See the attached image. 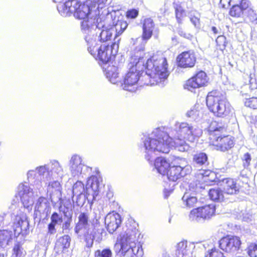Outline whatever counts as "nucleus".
Returning a JSON list of instances; mask_svg holds the SVG:
<instances>
[{
	"label": "nucleus",
	"instance_id": "obj_1",
	"mask_svg": "<svg viewBox=\"0 0 257 257\" xmlns=\"http://www.w3.org/2000/svg\"><path fill=\"white\" fill-rule=\"evenodd\" d=\"M202 134V130L197 125L187 122H177L170 132L171 137L160 128L145 137L142 139L141 149L145 153V159L153 164L157 153H168L171 147L180 152L187 151L189 146L186 141L194 142Z\"/></svg>",
	"mask_w": 257,
	"mask_h": 257
},
{
	"label": "nucleus",
	"instance_id": "obj_2",
	"mask_svg": "<svg viewBox=\"0 0 257 257\" xmlns=\"http://www.w3.org/2000/svg\"><path fill=\"white\" fill-rule=\"evenodd\" d=\"M128 67V71L124 76L121 87L125 90L135 92L143 85L141 77L145 68L144 62L137 57H132ZM145 68L146 78L150 79V81L145 82L144 84H163L169 75L167 60L161 54L154 55L148 59Z\"/></svg>",
	"mask_w": 257,
	"mask_h": 257
},
{
	"label": "nucleus",
	"instance_id": "obj_3",
	"mask_svg": "<svg viewBox=\"0 0 257 257\" xmlns=\"http://www.w3.org/2000/svg\"><path fill=\"white\" fill-rule=\"evenodd\" d=\"M93 3L90 1H87L84 3H81L78 1L65 2L63 4H59L57 9L59 14L67 17L73 14L76 19L82 20L81 29L83 33L88 34L91 24L96 22V18H90L92 11Z\"/></svg>",
	"mask_w": 257,
	"mask_h": 257
},
{
	"label": "nucleus",
	"instance_id": "obj_4",
	"mask_svg": "<svg viewBox=\"0 0 257 257\" xmlns=\"http://www.w3.org/2000/svg\"><path fill=\"white\" fill-rule=\"evenodd\" d=\"M78 221L75 227V231L79 233L84 230V236L86 246L92 247L93 241L95 240L99 242L102 239V230L99 227V218L96 215L90 219L86 213H81L78 216Z\"/></svg>",
	"mask_w": 257,
	"mask_h": 257
},
{
	"label": "nucleus",
	"instance_id": "obj_5",
	"mask_svg": "<svg viewBox=\"0 0 257 257\" xmlns=\"http://www.w3.org/2000/svg\"><path fill=\"white\" fill-rule=\"evenodd\" d=\"M100 177L95 176H91L87 180L86 189L84 184L81 181H77L73 186L72 200H76L78 206L82 205L86 199L88 201H93L98 194Z\"/></svg>",
	"mask_w": 257,
	"mask_h": 257
},
{
	"label": "nucleus",
	"instance_id": "obj_6",
	"mask_svg": "<svg viewBox=\"0 0 257 257\" xmlns=\"http://www.w3.org/2000/svg\"><path fill=\"white\" fill-rule=\"evenodd\" d=\"M127 27V23L123 20H118L113 26H105L104 22L99 18L96 19V22L91 24L89 29V33L85 36L89 35L91 38L96 40L97 34L101 42H106L110 40L113 33L115 32L114 40L119 35H121Z\"/></svg>",
	"mask_w": 257,
	"mask_h": 257
},
{
	"label": "nucleus",
	"instance_id": "obj_7",
	"mask_svg": "<svg viewBox=\"0 0 257 257\" xmlns=\"http://www.w3.org/2000/svg\"><path fill=\"white\" fill-rule=\"evenodd\" d=\"M140 235L135 227L128 228L123 234L117 238L116 245L120 246L123 257H142L143 254L142 246L137 244V236Z\"/></svg>",
	"mask_w": 257,
	"mask_h": 257
},
{
	"label": "nucleus",
	"instance_id": "obj_8",
	"mask_svg": "<svg viewBox=\"0 0 257 257\" xmlns=\"http://www.w3.org/2000/svg\"><path fill=\"white\" fill-rule=\"evenodd\" d=\"M85 40L87 43L88 52L104 64L108 63L118 52V44L116 41L110 46L104 44L98 46L95 40H93L89 35L85 36Z\"/></svg>",
	"mask_w": 257,
	"mask_h": 257
},
{
	"label": "nucleus",
	"instance_id": "obj_9",
	"mask_svg": "<svg viewBox=\"0 0 257 257\" xmlns=\"http://www.w3.org/2000/svg\"><path fill=\"white\" fill-rule=\"evenodd\" d=\"M206 104L209 110L218 117L228 115L231 109L225 95L216 91L208 93L206 97Z\"/></svg>",
	"mask_w": 257,
	"mask_h": 257
},
{
	"label": "nucleus",
	"instance_id": "obj_10",
	"mask_svg": "<svg viewBox=\"0 0 257 257\" xmlns=\"http://www.w3.org/2000/svg\"><path fill=\"white\" fill-rule=\"evenodd\" d=\"M216 122H212L208 128L210 133V144L214 146L217 150L225 152L233 146L234 142L230 136L217 137L216 133L220 132L222 128L220 126L216 127Z\"/></svg>",
	"mask_w": 257,
	"mask_h": 257
},
{
	"label": "nucleus",
	"instance_id": "obj_11",
	"mask_svg": "<svg viewBox=\"0 0 257 257\" xmlns=\"http://www.w3.org/2000/svg\"><path fill=\"white\" fill-rule=\"evenodd\" d=\"M193 166L196 168L195 176L199 181L207 182L212 181L215 175L214 173L208 169H203V167L208 165V158L206 154L200 153L195 154L193 158Z\"/></svg>",
	"mask_w": 257,
	"mask_h": 257
},
{
	"label": "nucleus",
	"instance_id": "obj_12",
	"mask_svg": "<svg viewBox=\"0 0 257 257\" xmlns=\"http://www.w3.org/2000/svg\"><path fill=\"white\" fill-rule=\"evenodd\" d=\"M29 183L37 189L41 188L42 181H50L52 180L49 163L40 166L35 170H29L27 173Z\"/></svg>",
	"mask_w": 257,
	"mask_h": 257
},
{
	"label": "nucleus",
	"instance_id": "obj_13",
	"mask_svg": "<svg viewBox=\"0 0 257 257\" xmlns=\"http://www.w3.org/2000/svg\"><path fill=\"white\" fill-rule=\"evenodd\" d=\"M203 247L201 242H191L183 240L176 246V257H199L200 248Z\"/></svg>",
	"mask_w": 257,
	"mask_h": 257
},
{
	"label": "nucleus",
	"instance_id": "obj_14",
	"mask_svg": "<svg viewBox=\"0 0 257 257\" xmlns=\"http://www.w3.org/2000/svg\"><path fill=\"white\" fill-rule=\"evenodd\" d=\"M69 165L72 176L78 179L86 177L91 172L92 168L84 165L82 157L77 154L72 156Z\"/></svg>",
	"mask_w": 257,
	"mask_h": 257
},
{
	"label": "nucleus",
	"instance_id": "obj_15",
	"mask_svg": "<svg viewBox=\"0 0 257 257\" xmlns=\"http://www.w3.org/2000/svg\"><path fill=\"white\" fill-rule=\"evenodd\" d=\"M215 211V206L213 204L198 207L191 211L189 218L196 221L208 219L214 215Z\"/></svg>",
	"mask_w": 257,
	"mask_h": 257
},
{
	"label": "nucleus",
	"instance_id": "obj_16",
	"mask_svg": "<svg viewBox=\"0 0 257 257\" xmlns=\"http://www.w3.org/2000/svg\"><path fill=\"white\" fill-rule=\"evenodd\" d=\"M18 194L24 207L28 210L32 209L34 196L33 189L27 183L20 184L18 187Z\"/></svg>",
	"mask_w": 257,
	"mask_h": 257
},
{
	"label": "nucleus",
	"instance_id": "obj_17",
	"mask_svg": "<svg viewBox=\"0 0 257 257\" xmlns=\"http://www.w3.org/2000/svg\"><path fill=\"white\" fill-rule=\"evenodd\" d=\"M241 244L239 237L236 236H228L219 241V246L223 250L229 253H234L239 249Z\"/></svg>",
	"mask_w": 257,
	"mask_h": 257
},
{
	"label": "nucleus",
	"instance_id": "obj_18",
	"mask_svg": "<svg viewBox=\"0 0 257 257\" xmlns=\"http://www.w3.org/2000/svg\"><path fill=\"white\" fill-rule=\"evenodd\" d=\"M207 81L206 74L204 71H201L187 81L185 87L192 91L193 89L204 86Z\"/></svg>",
	"mask_w": 257,
	"mask_h": 257
},
{
	"label": "nucleus",
	"instance_id": "obj_19",
	"mask_svg": "<svg viewBox=\"0 0 257 257\" xmlns=\"http://www.w3.org/2000/svg\"><path fill=\"white\" fill-rule=\"evenodd\" d=\"M47 195L49 196L52 202L56 204L62 198V187L58 180L49 181L47 188Z\"/></svg>",
	"mask_w": 257,
	"mask_h": 257
},
{
	"label": "nucleus",
	"instance_id": "obj_20",
	"mask_svg": "<svg viewBox=\"0 0 257 257\" xmlns=\"http://www.w3.org/2000/svg\"><path fill=\"white\" fill-rule=\"evenodd\" d=\"M51 207L50 203L45 197H40L35 207V214L40 219H44L50 213Z\"/></svg>",
	"mask_w": 257,
	"mask_h": 257
},
{
	"label": "nucleus",
	"instance_id": "obj_21",
	"mask_svg": "<svg viewBox=\"0 0 257 257\" xmlns=\"http://www.w3.org/2000/svg\"><path fill=\"white\" fill-rule=\"evenodd\" d=\"M178 65L181 67H192L196 62V57L194 52H184L178 56Z\"/></svg>",
	"mask_w": 257,
	"mask_h": 257
},
{
	"label": "nucleus",
	"instance_id": "obj_22",
	"mask_svg": "<svg viewBox=\"0 0 257 257\" xmlns=\"http://www.w3.org/2000/svg\"><path fill=\"white\" fill-rule=\"evenodd\" d=\"M121 222V217L118 213H109L105 217V223L110 233H113L119 227Z\"/></svg>",
	"mask_w": 257,
	"mask_h": 257
},
{
	"label": "nucleus",
	"instance_id": "obj_23",
	"mask_svg": "<svg viewBox=\"0 0 257 257\" xmlns=\"http://www.w3.org/2000/svg\"><path fill=\"white\" fill-rule=\"evenodd\" d=\"M71 237L68 235H64L57 239L55 243L54 252L58 255L68 252L70 247Z\"/></svg>",
	"mask_w": 257,
	"mask_h": 257
},
{
	"label": "nucleus",
	"instance_id": "obj_24",
	"mask_svg": "<svg viewBox=\"0 0 257 257\" xmlns=\"http://www.w3.org/2000/svg\"><path fill=\"white\" fill-rule=\"evenodd\" d=\"M14 224V231L15 235H19L23 231H26L29 229V223L26 215L24 213L16 216Z\"/></svg>",
	"mask_w": 257,
	"mask_h": 257
},
{
	"label": "nucleus",
	"instance_id": "obj_25",
	"mask_svg": "<svg viewBox=\"0 0 257 257\" xmlns=\"http://www.w3.org/2000/svg\"><path fill=\"white\" fill-rule=\"evenodd\" d=\"M203 247L200 248V252L204 251V257H219L222 253L219 251L211 241L202 242Z\"/></svg>",
	"mask_w": 257,
	"mask_h": 257
},
{
	"label": "nucleus",
	"instance_id": "obj_26",
	"mask_svg": "<svg viewBox=\"0 0 257 257\" xmlns=\"http://www.w3.org/2000/svg\"><path fill=\"white\" fill-rule=\"evenodd\" d=\"M248 85H244L241 88V93L242 96L255 95L257 94V78L254 74H251L249 76Z\"/></svg>",
	"mask_w": 257,
	"mask_h": 257
},
{
	"label": "nucleus",
	"instance_id": "obj_27",
	"mask_svg": "<svg viewBox=\"0 0 257 257\" xmlns=\"http://www.w3.org/2000/svg\"><path fill=\"white\" fill-rule=\"evenodd\" d=\"M52 179H62L64 175V171L62 165L57 160H53L49 163Z\"/></svg>",
	"mask_w": 257,
	"mask_h": 257
},
{
	"label": "nucleus",
	"instance_id": "obj_28",
	"mask_svg": "<svg viewBox=\"0 0 257 257\" xmlns=\"http://www.w3.org/2000/svg\"><path fill=\"white\" fill-rule=\"evenodd\" d=\"M154 165L158 172L162 175L167 174L168 169H170L171 167L170 163L163 157L157 158L155 160Z\"/></svg>",
	"mask_w": 257,
	"mask_h": 257
},
{
	"label": "nucleus",
	"instance_id": "obj_29",
	"mask_svg": "<svg viewBox=\"0 0 257 257\" xmlns=\"http://www.w3.org/2000/svg\"><path fill=\"white\" fill-rule=\"evenodd\" d=\"M103 68L105 69V74L106 78L111 83L115 84L119 81L118 69L116 66L109 65L106 68L104 66Z\"/></svg>",
	"mask_w": 257,
	"mask_h": 257
},
{
	"label": "nucleus",
	"instance_id": "obj_30",
	"mask_svg": "<svg viewBox=\"0 0 257 257\" xmlns=\"http://www.w3.org/2000/svg\"><path fill=\"white\" fill-rule=\"evenodd\" d=\"M155 24L151 18H147L144 20L143 26V35L144 40H149L152 36Z\"/></svg>",
	"mask_w": 257,
	"mask_h": 257
},
{
	"label": "nucleus",
	"instance_id": "obj_31",
	"mask_svg": "<svg viewBox=\"0 0 257 257\" xmlns=\"http://www.w3.org/2000/svg\"><path fill=\"white\" fill-rule=\"evenodd\" d=\"M224 190L226 194H235L239 192L240 186L232 179H226L223 180Z\"/></svg>",
	"mask_w": 257,
	"mask_h": 257
},
{
	"label": "nucleus",
	"instance_id": "obj_32",
	"mask_svg": "<svg viewBox=\"0 0 257 257\" xmlns=\"http://www.w3.org/2000/svg\"><path fill=\"white\" fill-rule=\"evenodd\" d=\"M189 173L190 172L186 171L185 170H182L180 168L170 167L167 175L169 180L172 181H176L178 179L184 177Z\"/></svg>",
	"mask_w": 257,
	"mask_h": 257
},
{
	"label": "nucleus",
	"instance_id": "obj_33",
	"mask_svg": "<svg viewBox=\"0 0 257 257\" xmlns=\"http://www.w3.org/2000/svg\"><path fill=\"white\" fill-rule=\"evenodd\" d=\"M171 167L180 168L182 170H185L186 171L190 172V167L187 165V162L185 159L175 157L172 161Z\"/></svg>",
	"mask_w": 257,
	"mask_h": 257
},
{
	"label": "nucleus",
	"instance_id": "obj_34",
	"mask_svg": "<svg viewBox=\"0 0 257 257\" xmlns=\"http://www.w3.org/2000/svg\"><path fill=\"white\" fill-rule=\"evenodd\" d=\"M199 105L195 104L186 113V116L194 120H197L202 117V112L199 109Z\"/></svg>",
	"mask_w": 257,
	"mask_h": 257
},
{
	"label": "nucleus",
	"instance_id": "obj_35",
	"mask_svg": "<svg viewBox=\"0 0 257 257\" xmlns=\"http://www.w3.org/2000/svg\"><path fill=\"white\" fill-rule=\"evenodd\" d=\"M209 195L212 200L215 201H222L224 200V194L218 188L210 189Z\"/></svg>",
	"mask_w": 257,
	"mask_h": 257
},
{
	"label": "nucleus",
	"instance_id": "obj_36",
	"mask_svg": "<svg viewBox=\"0 0 257 257\" xmlns=\"http://www.w3.org/2000/svg\"><path fill=\"white\" fill-rule=\"evenodd\" d=\"M58 203L60 205V209L63 212L65 216H70V214H72L73 206L69 200L64 201L61 198Z\"/></svg>",
	"mask_w": 257,
	"mask_h": 257
},
{
	"label": "nucleus",
	"instance_id": "obj_37",
	"mask_svg": "<svg viewBox=\"0 0 257 257\" xmlns=\"http://www.w3.org/2000/svg\"><path fill=\"white\" fill-rule=\"evenodd\" d=\"M182 201L184 204L188 207L191 208L194 206L197 202V199L195 196H191L188 193H185L183 196Z\"/></svg>",
	"mask_w": 257,
	"mask_h": 257
},
{
	"label": "nucleus",
	"instance_id": "obj_38",
	"mask_svg": "<svg viewBox=\"0 0 257 257\" xmlns=\"http://www.w3.org/2000/svg\"><path fill=\"white\" fill-rule=\"evenodd\" d=\"M26 252L19 242L14 244L11 257H25Z\"/></svg>",
	"mask_w": 257,
	"mask_h": 257
},
{
	"label": "nucleus",
	"instance_id": "obj_39",
	"mask_svg": "<svg viewBox=\"0 0 257 257\" xmlns=\"http://www.w3.org/2000/svg\"><path fill=\"white\" fill-rule=\"evenodd\" d=\"M12 232L8 230H0V244L7 243L12 238Z\"/></svg>",
	"mask_w": 257,
	"mask_h": 257
},
{
	"label": "nucleus",
	"instance_id": "obj_40",
	"mask_svg": "<svg viewBox=\"0 0 257 257\" xmlns=\"http://www.w3.org/2000/svg\"><path fill=\"white\" fill-rule=\"evenodd\" d=\"M246 16V20L249 21L253 24H257V14L251 8L247 10L246 12L244 13Z\"/></svg>",
	"mask_w": 257,
	"mask_h": 257
},
{
	"label": "nucleus",
	"instance_id": "obj_41",
	"mask_svg": "<svg viewBox=\"0 0 257 257\" xmlns=\"http://www.w3.org/2000/svg\"><path fill=\"white\" fill-rule=\"evenodd\" d=\"M243 13L239 5H234L230 9L229 14L233 17L238 18Z\"/></svg>",
	"mask_w": 257,
	"mask_h": 257
},
{
	"label": "nucleus",
	"instance_id": "obj_42",
	"mask_svg": "<svg viewBox=\"0 0 257 257\" xmlns=\"http://www.w3.org/2000/svg\"><path fill=\"white\" fill-rule=\"evenodd\" d=\"M176 17L179 23H182V18L185 16V12L180 6H177L175 10Z\"/></svg>",
	"mask_w": 257,
	"mask_h": 257
},
{
	"label": "nucleus",
	"instance_id": "obj_43",
	"mask_svg": "<svg viewBox=\"0 0 257 257\" xmlns=\"http://www.w3.org/2000/svg\"><path fill=\"white\" fill-rule=\"evenodd\" d=\"M95 257H112V252L109 249L97 250L95 252Z\"/></svg>",
	"mask_w": 257,
	"mask_h": 257
},
{
	"label": "nucleus",
	"instance_id": "obj_44",
	"mask_svg": "<svg viewBox=\"0 0 257 257\" xmlns=\"http://www.w3.org/2000/svg\"><path fill=\"white\" fill-rule=\"evenodd\" d=\"M245 105L252 109H257V97H252L247 99L244 102Z\"/></svg>",
	"mask_w": 257,
	"mask_h": 257
},
{
	"label": "nucleus",
	"instance_id": "obj_45",
	"mask_svg": "<svg viewBox=\"0 0 257 257\" xmlns=\"http://www.w3.org/2000/svg\"><path fill=\"white\" fill-rule=\"evenodd\" d=\"M247 252L250 257H257V244H250L248 247Z\"/></svg>",
	"mask_w": 257,
	"mask_h": 257
},
{
	"label": "nucleus",
	"instance_id": "obj_46",
	"mask_svg": "<svg viewBox=\"0 0 257 257\" xmlns=\"http://www.w3.org/2000/svg\"><path fill=\"white\" fill-rule=\"evenodd\" d=\"M51 223L56 225L62 222V218L57 213L54 212L51 217Z\"/></svg>",
	"mask_w": 257,
	"mask_h": 257
},
{
	"label": "nucleus",
	"instance_id": "obj_47",
	"mask_svg": "<svg viewBox=\"0 0 257 257\" xmlns=\"http://www.w3.org/2000/svg\"><path fill=\"white\" fill-rule=\"evenodd\" d=\"M139 15V11L136 9H131L126 13V17L128 19H135Z\"/></svg>",
	"mask_w": 257,
	"mask_h": 257
},
{
	"label": "nucleus",
	"instance_id": "obj_48",
	"mask_svg": "<svg viewBox=\"0 0 257 257\" xmlns=\"http://www.w3.org/2000/svg\"><path fill=\"white\" fill-rule=\"evenodd\" d=\"M240 8H241L242 11L243 13L246 12L247 11V10H248L250 6V3L248 0H241L240 5Z\"/></svg>",
	"mask_w": 257,
	"mask_h": 257
},
{
	"label": "nucleus",
	"instance_id": "obj_49",
	"mask_svg": "<svg viewBox=\"0 0 257 257\" xmlns=\"http://www.w3.org/2000/svg\"><path fill=\"white\" fill-rule=\"evenodd\" d=\"M68 217L67 220L62 224V229L63 230H69L70 229L71 223L72 222V214L70 216H66Z\"/></svg>",
	"mask_w": 257,
	"mask_h": 257
},
{
	"label": "nucleus",
	"instance_id": "obj_50",
	"mask_svg": "<svg viewBox=\"0 0 257 257\" xmlns=\"http://www.w3.org/2000/svg\"><path fill=\"white\" fill-rule=\"evenodd\" d=\"M216 42L219 46L225 47L226 44V38L224 36L220 35L216 38Z\"/></svg>",
	"mask_w": 257,
	"mask_h": 257
},
{
	"label": "nucleus",
	"instance_id": "obj_51",
	"mask_svg": "<svg viewBox=\"0 0 257 257\" xmlns=\"http://www.w3.org/2000/svg\"><path fill=\"white\" fill-rule=\"evenodd\" d=\"M242 160L243 161V166L244 167H248L250 164V162L251 161L250 155L248 153H245L242 158Z\"/></svg>",
	"mask_w": 257,
	"mask_h": 257
},
{
	"label": "nucleus",
	"instance_id": "obj_52",
	"mask_svg": "<svg viewBox=\"0 0 257 257\" xmlns=\"http://www.w3.org/2000/svg\"><path fill=\"white\" fill-rule=\"evenodd\" d=\"M178 33L180 36L190 40L194 38L193 36L191 34L186 33L185 31L181 30H179Z\"/></svg>",
	"mask_w": 257,
	"mask_h": 257
},
{
	"label": "nucleus",
	"instance_id": "obj_53",
	"mask_svg": "<svg viewBox=\"0 0 257 257\" xmlns=\"http://www.w3.org/2000/svg\"><path fill=\"white\" fill-rule=\"evenodd\" d=\"M190 21L195 27H198L199 26V19L197 17H191L190 18Z\"/></svg>",
	"mask_w": 257,
	"mask_h": 257
},
{
	"label": "nucleus",
	"instance_id": "obj_54",
	"mask_svg": "<svg viewBox=\"0 0 257 257\" xmlns=\"http://www.w3.org/2000/svg\"><path fill=\"white\" fill-rule=\"evenodd\" d=\"M55 225L50 223L48 225V233L50 234H54L56 232Z\"/></svg>",
	"mask_w": 257,
	"mask_h": 257
},
{
	"label": "nucleus",
	"instance_id": "obj_55",
	"mask_svg": "<svg viewBox=\"0 0 257 257\" xmlns=\"http://www.w3.org/2000/svg\"><path fill=\"white\" fill-rule=\"evenodd\" d=\"M6 216L5 214L0 215V226L5 224V218Z\"/></svg>",
	"mask_w": 257,
	"mask_h": 257
},
{
	"label": "nucleus",
	"instance_id": "obj_56",
	"mask_svg": "<svg viewBox=\"0 0 257 257\" xmlns=\"http://www.w3.org/2000/svg\"><path fill=\"white\" fill-rule=\"evenodd\" d=\"M230 0H220V3L222 5L223 8H225L226 6L225 3H228V4L230 3Z\"/></svg>",
	"mask_w": 257,
	"mask_h": 257
},
{
	"label": "nucleus",
	"instance_id": "obj_57",
	"mask_svg": "<svg viewBox=\"0 0 257 257\" xmlns=\"http://www.w3.org/2000/svg\"><path fill=\"white\" fill-rule=\"evenodd\" d=\"M211 31L213 32V34L214 35H216V34H220V33L218 32V30L217 29V28L215 27H212L211 28Z\"/></svg>",
	"mask_w": 257,
	"mask_h": 257
},
{
	"label": "nucleus",
	"instance_id": "obj_58",
	"mask_svg": "<svg viewBox=\"0 0 257 257\" xmlns=\"http://www.w3.org/2000/svg\"><path fill=\"white\" fill-rule=\"evenodd\" d=\"M162 257H169V253H168L166 250H164L162 254Z\"/></svg>",
	"mask_w": 257,
	"mask_h": 257
},
{
	"label": "nucleus",
	"instance_id": "obj_59",
	"mask_svg": "<svg viewBox=\"0 0 257 257\" xmlns=\"http://www.w3.org/2000/svg\"><path fill=\"white\" fill-rule=\"evenodd\" d=\"M169 195H170V192L167 191V190H165L164 191V197L165 198H167L168 197V196H169Z\"/></svg>",
	"mask_w": 257,
	"mask_h": 257
},
{
	"label": "nucleus",
	"instance_id": "obj_60",
	"mask_svg": "<svg viewBox=\"0 0 257 257\" xmlns=\"http://www.w3.org/2000/svg\"><path fill=\"white\" fill-rule=\"evenodd\" d=\"M255 143H256V145H257V136H256V139H255Z\"/></svg>",
	"mask_w": 257,
	"mask_h": 257
}]
</instances>
